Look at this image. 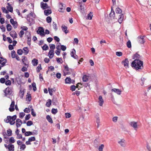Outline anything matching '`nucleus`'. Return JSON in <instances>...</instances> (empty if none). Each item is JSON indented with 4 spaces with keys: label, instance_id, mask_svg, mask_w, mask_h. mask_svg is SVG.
I'll use <instances>...</instances> for the list:
<instances>
[{
    "label": "nucleus",
    "instance_id": "obj_17",
    "mask_svg": "<svg viewBox=\"0 0 151 151\" xmlns=\"http://www.w3.org/2000/svg\"><path fill=\"white\" fill-rule=\"evenodd\" d=\"M9 34L13 38H16L17 37V34L14 31H11L10 32Z\"/></svg>",
    "mask_w": 151,
    "mask_h": 151
},
{
    "label": "nucleus",
    "instance_id": "obj_35",
    "mask_svg": "<svg viewBox=\"0 0 151 151\" xmlns=\"http://www.w3.org/2000/svg\"><path fill=\"white\" fill-rule=\"evenodd\" d=\"M100 141L99 139L98 138L96 139L94 142V145L96 147L97 146L98 144L99 143Z\"/></svg>",
    "mask_w": 151,
    "mask_h": 151
},
{
    "label": "nucleus",
    "instance_id": "obj_21",
    "mask_svg": "<svg viewBox=\"0 0 151 151\" xmlns=\"http://www.w3.org/2000/svg\"><path fill=\"white\" fill-rule=\"evenodd\" d=\"M99 105L101 106H102L104 103V100L101 96H100L99 97Z\"/></svg>",
    "mask_w": 151,
    "mask_h": 151
},
{
    "label": "nucleus",
    "instance_id": "obj_15",
    "mask_svg": "<svg viewBox=\"0 0 151 151\" xmlns=\"http://www.w3.org/2000/svg\"><path fill=\"white\" fill-rule=\"evenodd\" d=\"M22 121L19 119H17L16 120V125L17 127H18L21 126V125L22 124Z\"/></svg>",
    "mask_w": 151,
    "mask_h": 151
},
{
    "label": "nucleus",
    "instance_id": "obj_41",
    "mask_svg": "<svg viewBox=\"0 0 151 151\" xmlns=\"http://www.w3.org/2000/svg\"><path fill=\"white\" fill-rule=\"evenodd\" d=\"M93 17L92 12H90L89 14H88L87 16V18L88 19L90 20L92 19Z\"/></svg>",
    "mask_w": 151,
    "mask_h": 151
},
{
    "label": "nucleus",
    "instance_id": "obj_6",
    "mask_svg": "<svg viewBox=\"0 0 151 151\" xmlns=\"http://www.w3.org/2000/svg\"><path fill=\"white\" fill-rule=\"evenodd\" d=\"M27 20L29 22V25L30 26H31L35 23L34 19L31 18L29 16H27Z\"/></svg>",
    "mask_w": 151,
    "mask_h": 151
},
{
    "label": "nucleus",
    "instance_id": "obj_36",
    "mask_svg": "<svg viewBox=\"0 0 151 151\" xmlns=\"http://www.w3.org/2000/svg\"><path fill=\"white\" fill-rule=\"evenodd\" d=\"M46 119L47 121L50 123H53L52 120L50 116L49 115L47 116Z\"/></svg>",
    "mask_w": 151,
    "mask_h": 151
},
{
    "label": "nucleus",
    "instance_id": "obj_56",
    "mask_svg": "<svg viewBox=\"0 0 151 151\" xmlns=\"http://www.w3.org/2000/svg\"><path fill=\"white\" fill-rule=\"evenodd\" d=\"M53 26L55 31L57 30L58 28L57 26V24L54 22H53Z\"/></svg>",
    "mask_w": 151,
    "mask_h": 151
},
{
    "label": "nucleus",
    "instance_id": "obj_60",
    "mask_svg": "<svg viewBox=\"0 0 151 151\" xmlns=\"http://www.w3.org/2000/svg\"><path fill=\"white\" fill-rule=\"evenodd\" d=\"M26 148V146L24 144H23L20 146V149L21 150H24Z\"/></svg>",
    "mask_w": 151,
    "mask_h": 151
},
{
    "label": "nucleus",
    "instance_id": "obj_30",
    "mask_svg": "<svg viewBox=\"0 0 151 151\" xmlns=\"http://www.w3.org/2000/svg\"><path fill=\"white\" fill-rule=\"evenodd\" d=\"M19 96L21 99H22L24 94V91L23 90L22 91V89H21L19 93Z\"/></svg>",
    "mask_w": 151,
    "mask_h": 151
},
{
    "label": "nucleus",
    "instance_id": "obj_5",
    "mask_svg": "<svg viewBox=\"0 0 151 151\" xmlns=\"http://www.w3.org/2000/svg\"><path fill=\"white\" fill-rule=\"evenodd\" d=\"M44 30L43 27H39L38 30L37 31V33L38 34H40L42 36H45Z\"/></svg>",
    "mask_w": 151,
    "mask_h": 151
},
{
    "label": "nucleus",
    "instance_id": "obj_24",
    "mask_svg": "<svg viewBox=\"0 0 151 151\" xmlns=\"http://www.w3.org/2000/svg\"><path fill=\"white\" fill-rule=\"evenodd\" d=\"M15 81L18 85H21L22 84V82L20 77L16 78Z\"/></svg>",
    "mask_w": 151,
    "mask_h": 151
},
{
    "label": "nucleus",
    "instance_id": "obj_59",
    "mask_svg": "<svg viewBox=\"0 0 151 151\" xmlns=\"http://www.w3.org/2000/svg\"><path fill=\"white\" fill-rule=\"evenodd\" d=\"M31 114L34 117H35L36 116V113L34 112V109L32 108L31 109Z\"/></svg>",
    "mask_w": 151,
    "mask_h": 151
},
{
    "label": "nucleus",
    "instance_id": "obj_12",
    "mask_svg": "<svg viewBox=\"0 0 151 151\" xmlns=\"http://www.w3.org/2000/svg\"><path fill=\"white\" fill-rule=\"evenodd\" d=\"M130 126L133 127L134 129L137 130V123L134 122H131L129 123Z\"/></svg>",
    "mask_w": 151,
    "mask_h": 151
},
{
    "label": "nucleus",
    "instance_id": "obj_55",
    "mask_svg": "<svg viewBox=\"0 0 151 151\" xmlns=\"http://www.w3.org/2000/svg\"><path fill=\"white\" fill-rule=\"evenodd\" d=\"M9 142L11 143H13L15 142V140L13 137H11L9 140Z\"/></svg>",
    "mask_w": 151,
    "mask_h": 151
},
{
    "label": "nucleus",
    "instance_id": "obj_22",
    "mask_svg": "<svg viewBox=\"0 0 151 151\" xmlns=\"http://www.w3.org/2000/svg\"><path fill=\"white\" fill-rule=\"evenodd\" d=\"M54 50H51L49 51L48 55L50 59H51L53 57L54 55Z\"/></svg>",
    "mask_w": 151,
    "mask_h": 151
},
{
    "label": "nucleus",
    "instance_id": "obj_47",
    "mask_svg": "<svg viewBox=\"0 0 151 151\" xmlns=\"http://www.w3.org/2000/svg\"><path fill=\"white\" fill-rule=\"evenodd\" d=\"M32 132L30 131L26 132L24 134L25 136H28L32 135Z\"/></svg>",
    "mask_w": 151,
    "mask_h": 151
},
{
    "label": "nucleus",
    "instance_id": "obj_38",
    "mask_svg": "<svg viewBox=\"0 0 151 151\" xmlns=\"http://www.w3.org/2000/svg\"><path fill=\"white\" fill-rule=\"evenodd\" d=\"M88 76L86 75H84L83 77V82H87L88 81Z\"/></svg>",
    "mask_w": 151,
    "mask_h": 151
},
{
    "label": "nucleus",
    "instance_id": "obj_27",
    "mask_svg": "<svg viewBox=\"0 0 151 151\" xmlns=\"http://www.w3.org/2000/svg\"><path fill=\"white\" fill-rule=\"evenodd\" d=\"M26 99V101H31V96L30 94L29 93H27Z\"/></svg>",
    "mask_w": 151,
    "mask_h": 151
},
{
    "label": "nucleus",
    "instance_id": "obj_49",
    "mask_svg": "<svg viewBox=\"0 0 151 151\" xmlns=\"http://www.w3.org/2000/svg\"><path fill=\"white\" fill-rule=\"evenodd\" d=\"M96 123H97V128H98L99 127V123H100V119H99V117L98 116L97 118H96Z\"/></svg>",
    "mask_w": 151,
    "mask_h": 151
},
{
    "label": "nucleus",
    "instance_id": "obj_16",
    "mask_svg": "<svg viewBox=\"0 0 151 151\" xmlns=\"http://www.w3.org/2000/svg\"><path fill=\"white\" fill-rule=\"evenodd\" d=\"M141 56L137 53L134 54L132 56V59L140 60Z\"/></svg>",
    "mask_w": 151,
    "mask_h": 151
},
{
    "label": "nucleus",
    "instance_id": "obj_28",
    "mask_svg": "<svg viewBox=\"0 0 151 151\" xmlns=\"http://www.w3.org/2000/svg\"><path fill=\"white\" fill-rule=\"evenodd\" d=\"M23 50H24V53L25 55H27L29 52V50L28 48L27 47H24Z\"/></svg>",
    "mask_w": 151,
    "mask_h": 151
},
{
    "label": "nucleus",
    "instance_id": "obj_18",
    "mask_svg": "<svg viewBox=\"0 0 151 151\" xmlns=\"http://www.w3.org/2000/svg\"><path fill=\"white\" fill-rule=\"evenodd\" d=\"M111 91L116 93L117 94L120 95L122 91L120 90L119 89L114 88L111 89Z\"/></svg>",
    "mask_w": 151,
    "mask_h": 151
},
{
    "label": "nucleus",
    "instance_id": "obj_23",
    "mask_svg": "<svg viewBox=\"0 0 151 151\" xmlns=\"http://www.w3.org/2000/svg\"><path fill=\"white\" fill-rule=\"evenodd\" d=\"M7 148L9 151H14V146L13 145L10 144L8 145Z\"/></svg>",
    "mask_w": 151,
    "mask_h": 151
},
{
    "label": "nucleus",
    "instance_id": "obj_26",
    "mask_svg": "<svg viewBox=\"0 0 151 151\" xmlns=\"http://www.w3.org/2000/svg\"><path fill=\"white\" fill-rule=\"evenodd\" d=\"M44 12L45 15L47 16L51 14L52 13V12L51 10L47 9L45 10Z\"/></svg>",
    "mask_w": 151,
    "mask_h": 151
},
{
    "label": "nucleus",
    "instance_id": "obj_39",
    "mask_svg": "<svg viewBox=\"0 0 151 151\" xmlns=\"http://www.w3.org/2000/svg\"><path fill=\"white\" fill-rule=\"evenodd\" d=\"M42 48L43 50H47L48 49L49 47L47 44H45L42 47Z\"/></svg>",
    "mask_w": 151,
    "mask_h": 151
},
{
    "label": "nucleus",
    "instance_id": "obj_9",
    "mask_svg": "<svg viewBox=\"0 0 151 151\" xmlns=\"http://www.w3.org/2000/svg\"><path fill=\"white\" fill-rule=\"evenodd\" d=\"M17 116L15 115L12 116H7L6 117V121L8 122H9V119L13 120L15 121L17 118Z\"/></svg>",
    "mask_w": 151,
    "mask_h": 151
},
{
    "label": "nucleus",
    "instance_id": "obj_1",
    "mask_svg": "<svg viewBox=\"0 0 151 151\" xmlns=\"http://www.w3.org/2000/svg\"><path fill=\"white\" fill-rule=\"evenodd\" d=\"M143 62L140 60L135 59L131 63V66L136 70L142 69L143 68Z\"/></svg>",
    "mask_w": 151,
    "mask_h": 151
},
{
    "label": "nucleus",
    "instance_id": "obj_32",
    "mask_svg": "<svg viewBox=\"0 0 151 151\" xmlns=\"http://www.w3.org/2000/svg\"><path fill=\"white\" fill-rule=\"evenodd\" d=\"M32 62L34 66H36L38 64V60L36 59H34L32 60Z\"/></svg>",
    "mask_w": 151,
    "mask_h": 151
},
{
    "label": "nucleus",
    "instance_id": "obj_64",
    "mask_svg": "<svg viewBox=\"0 0 151 151\" xmlns=\"http://www.w3.org/2000/svg\"><path fill=\"white\" fill-rule=\"evenodd\" d=\"M12 24L13 26L14 29H16L17 27L18 26V23L17 22L15 21Z\"/></svg>",
    "mask_w": 151,
    "mask_h": 151
},
{
    "label": "nucleus",
    "instance_id": "obj_61",
    "mask_svg": "<svg viewBox=\"0 0 151 151\" xmlns=\"http://www.w3.org/2000/svg\"><path fill=\"white\" fill-rule=\"evenodd\" d=\"M104 147V145L103 144H101L99 147V151H102Z\"/></svg>",
    "mask_w": 151,
    "mask_h": 151
},
{
    "label": "nucleus",
    "instance_id": "obj_31",
    "mask_svg": "<svg viewBox=\"0 0 151 151\" xmlns=\"http://www.w3.org/2000/svg\"><path fill=\"white\" fill-rule=\"evenodd\" d=\"M6 118L4 119V121L6 122V123H9L11 125H14L15 123V122L14 121L11 120L9 119V122H7V121H6Z\"/></svg>",
    "mask_w": 151,
    "mask_h": 151
},
{
    "label": "nucleus",
    "instance_id": "obj_8",
    "mask_svg": "<svg viewBox=\"0 0 151 151\" xmlns=\"http://www.w3.org/2000/svg\"><path fill=\"white\" fill-rule=\"evenodd\" d=\"M145 37V36H138L137 38L138 42L140 44L144 43L145 42V41L144 39V38Z\"/></svg>",
    "mask_w": 151,
    "mask_h": 151
},
{
    "label": "nucleus",
    "instance_id": "obj_63",
    "mask_svg": "<svg viewBox=\"0 0 151 151\" xmlns=\"http://www.w3.org/2000/svg\"><path fill=\"white\" fill-rule=\"evenodd\" d=\"M28 139L30 142L35 141V137H32L29 138Z\"/></svg>",
    "mask_w": 151,
    "mask_h": 151
},
{
    "label": "nucleus",
    "instance_id": "obj_54",
    "mask_svg": "<svg viewBox=\"0 0 151 151\" xmlns=\"http://www.w3.org/2000/svg\"><path fill=\"white\" fill-rule=\"evenodd\" d=\"M23 59H22V62L23 63H24V61L25 62H27V58L25 56H22Z\"/></svg>",
    "mask_w": 151,
    "mask_h": 151
},
{
    "label": "nucleus",
    "instance_id": "obj_11",
    "mask_svg": "<svg viewBox=\"0 0 151 151\" xmlns=\"http://www.w3.org/2000/svg\"><path fill=\"white\" fill-rule=\"evenodd\" d=\"M40 6L43 9H45L49 8L47 4L46 3H44L43 2H41Z\"/></svg>",
    "mask_w": 151,
    "mask_h": 151
},
{
    "label": "nucleus",
    "instance_id": "obj_3",
    "mask_svg": "<svg viewBox=\"0 0 151 151\" xmlns=\"http://www.w3.org/2000/svg\"><path fill=\"white\" fill-rule=\"evenodd\" d=\"M84 4H83L81 2H79L78 5V10L81 13L83 14L85 13V10L84 7Z\"/></svg>",
    "mask_w": 151,
    "mask_h": 151
},
{
    "label": "nucleus",
    "instance_id": "obj_40",
    "mask_svg": "<svg viewBox=\"0 0 151 151\" xmlns=\"http://www.w3.org/2000/svg\"><path fill=\"white\" fill-rule=\"evenodd\" d=\"M56 60L57 62L60 64H62L63 62V61L62 60V58H57Z\"/></svg>",
    "mask_w": 151,
    "mask_h": 151
},
{
    "label": "nucleus",
    "instance_id": "obj_44",
    "mask_svg": "<svg viewBox=\"0 0 151 151\" xmlns=\"http://www.w3.org/2000/svg\"><path fill=\"white\" fill-rule=\"evenodd\" d=\"M32 86L33 87V90L34 91H35L37 90V88L36 87V84L35 83L33 82L32 84Z\"/></svg>",
    "mask_w": 151,
    "mask_h": 151
},
{
    "label": "nucleus",
    "instance_id": "obj_14",
    "mask_svg": "<svg viewBox=\"0 0 151 151\" xmlns=\"http://www.w3.org/2000/svg\"><path fill=\"white\" fill-rule=\"evenodd\" d=\"M122 63L123 64L124 67H129V61L128 58H125L122 62Z\"/></svg>",
    "mask_w": 151,
    "mask_h": 151
},
{
    "label": "nucleus",
    "instance_id": "obj_4",
    "mask_svg": "<svg viewBox=\"0 0 151 151\" xmlns=\"http://www.w3.org/2000/svg\"><path fill=\"white\" fill-rule=\"evenodd\" d=\"M4 92L5 93V96H7L8 95H11L12 93V90L8 87L6 88L4 91Z\"/></svg>",
    "mask_w": 151,
    "mask_h": 151
},
{
    "label": "nucleus",
    "instance_id": "obj_48",
    "mask_svg": "<svg viewBox=\"0 0 151 151\" xmlns=\"http://www.w3.org/2000/svg\"><path fill=\"white\" fill-rule=\"evenodd\" d=\"M11 56L12 58H14L16 57V52L14 50L12 51L11 52Z\"/></svg>",
    "mask_w": 151,
    "mask_h": 151
},
{
    "label": "nucleus",
    "instance_id": "obj_33",
    "mask_svg": "<svg viewBox=\"0 0 151 151\" xmlns=\"http://www.w3.org/2000/svg\"><path fill=\"white\" fill-rule=\"evenodd\" d=\"M125 140L124 139H122L120 141L118 142V143L122 147H124L125 145Z\"/></svg>",
    "mask_w": 151,
    "mask_h": 151
},
{
    "label": "nucleus",
    "instance_id": "obj_13",
    "mask_svg": "<svg viewBox=\"0 0 151 151\" xmlns=\"http://www.w3.org/2000/svg\"><path fill=\"white\" fill-rule=\"evenodd\" d=\"M15 104L14 101H12L11 104L10 105V107L9 108V110L10 112H13L14 110V108Z\"/></svg>",
    "mask_w": 151,
    "mask_h": 151
},
{
    "label": "nucleus",
    "instance_id": "obj_57",
    "mask_svg": "<svg viewBox=\"0 0 151 151\" xmlns=\"http://www.w3.org/2000/svg\"><path fill=\"white\" fill-rule=\"evenodd\" d=\"M23 52L22 50L21 49H18L17 51V54L19 55H22L23 53Z\"/></svg>",
    "mask_w": 151,
    "mask_h": 151
},
{
    "label": "nucleus",
    "instance_id": "obj_43",
    "mask_svg": "<svg viewBox=\"0 0 151 151\" xmlns=\"http://www.w3.org/2000/svg\"><path fill=\"white\" fill-rule=\"evenodd\" d=\"M42 69L41 64L38 65V66L36 68V71L37 73L40 72V70Z\"/></svg>",
    "mask_w": 151,
    "mask_h": 151
},
{
    "label": "nucleus",
    "instance_id": "obj_29",
    "mask_svg": "<svg viewBox=\"0 0 151 151\" xmlns=\"http://www.w3.org/2000/svg\"><path fill=\"white\" fill-rule=\"evenodd\" d=\"M74 51L75 52L74 53L73 51H72L71 52L70 55H71V56L72 57H73V58L74 59H76L77 58H78V56L76 55L75 56L74 55V53L75 54L76 51H75V50H74Z\"/></svg>",
    "mask_w": 151,
    "mask_h": 151
},
{
    "label": "nucleus",
    "instance_id": "obj_7",
    "mask_svg": "<svg viewBox=\"0 0 151 151\" xmlns=\"http://www.w3.org/2000/svg\"><path fill=\"white\" fill-rule=\"evenodd\" d=\"M7 62V60L2 57H0V64H1V67H3L5 65Z\"/></svg>",
    "mask_w": 151,
    "mask_h": 151
},
{
    "label": "nucleus",
    "instance_id": "obj_42",
    "mask_svg": "<svg viewBox=\"0 0 151 151\" xmlns=\"http://www.w3.org/2000/svg\"><path fill=\"white\" fill-rule=\"evenodd\" d=\"M6 27L7 28V30L8 31H10L12 30V27L10 24H7L6 25Z\"/></svg>",
    "mask_w": 151,
    "mask_h": 151
},
{
    "label": "nucleus",
    "instance_id": "obj_10",
    "mask_svg": "<svg viewBox=\"0 0 151 151\" xmlns=\"http://www.w3.org/2000/svg\"><path fill=\"white\" fill-rule=\"evenodd\" d=\"M115 12L113 10V8L112 6L111 7V12L109 14V17L111 19H114L115 17Z\"/></svg>",
    "mask_w": 151,
    "mask_h": 151
},
{
    "label": "nucleus",
    "instance_id": "obj_62",
    "mask_svg": "<svg viewBox=\"0 0 151 151\" xmlns=\"http://www.w3.org/2000/svg\"><path fill=\"white\" fill-rule=\"evenodd\" d=\"M33 124V122L32 121H28L27 123V126H29Z\"/></svg>",
    "mask_w": 151,
    "mask_h": 151
},
{
    "label": "nucleus",
    "instance_id": "obj_58",
    "mask_svg": "<svg viewBox=\"0 0 151 151\" xmlns=\"http://www.w3.org/2000/svg\"><path fill=\"white\" fill-rule=\"evenodd\" d=\"M25 115V114L23 112H20L19 113V117L20 118H22L24 117Z\"/></svg>",
    "mask_w": 151,
    "mask_h": 151
},
{
    "label": "nucleus",
    "instance_id": "obj_52",
    "mask_svg": "<svg viewBox=\"0 0 151 151\" xmlns=\"http://www.w3.org/2000/svg\"><path fill=\"white\" fill-rule=\"evenodd\" d=\"M24 111L26 113H29L30 111V109L29 108H26L24 110Z\"/></svg>",
    "mask_w": 151,
    "mask_h": 151
},
{
    "label": "nucleus",
    "instance_id": "obj_50",
    "mask_svg": "<svg viewBox=\"0 0 151 151\" xmlns=\"http://www.w3.org/2000/svg\"><path fill=\"white\" fill-rule=\"evenodd\" d=\"M52 18L48 16L46 18V21L48 23H50L51 22Z\"/></svg>",
    "mask_w": 151,
    "mask_h": 151
},
{
    "label": "nucleus",
    "instance_id": "obj_19",
    "mask_svg": "<svg viewBox=\"0 0 151 151\" xmlns=\"http://www.w3.org/2000/svg\"><path fill=\"white\" fill-rule=\"evenodd\" d=\"M8 6H6V8L8 11H9L11 12H12L13 11V8L11 6V5L9 3H7Z\"/></svg>",
    "mask_w": 151,
    "mask_h": 151
},
{
    "label": "nucleus",
    "instance_id": "obj_34",
    "mask_svg": "<svg viewBox=\"0 0 151 151\" xmlns=\"http://www.w3.org/2000/svg\"><path fill=\"white\" fill-rule=\"evenodd\" d=\"M65 80L66 83H71V79L69 77H67Z\"/></svg>",
    "mask_w": 151,
    "mask_h": 151
},
{
    "label": "nucleus",
    "instance_id": "obj_25",
    "mask_svg": "<svg viewBox=\"0 0 151 151\" xmlns=\"http://www.w3.org/2000/svg\"><path fill=\"white\" fill-rule=\"evenodd\" d=\"M48 91L49 92V94L51 96H52L53 94L52 93L54 91L55 92L56 91L55 88L50 89L49 88H48Z\"/></svg>",
    "mask_w": 151,
    "mask_h": 151
},
{
    "label": "nucleus",
    "instance_id": "obj_2",
    "mask_svg": "<svg viewBox=\"0 0 151 151\" xmlns=\"http://www.w3.org/2000/svg\"><path fill=\"white\" fill-rule=\"evenodd\" d=\"M115 12L116 14H121L119 15L118 18V22L120 24L121 23L124 19V15L123 14H122V10L119 7L116 8L115 9Z\"/></svg>",
    "mask_w": 151,
    "mask_h": 151
},
{
    "label": "nucleus",
    "instance_id": "obj_51",
    "mask_svg": "<svg viewBox=\"0 0 151 151\" xmlns=\"http://www.w3.org/2000/svg\"><path fill=\"white\" fill-rule=\"evenodd\" d=\"M1 9L2 10L3 12L4 13L8 14L9 13L8 11L7 10L5 7H2Z\"/></svg>",
    "mask_w": 151,
    "mask_h": 151
},
{
    "label": "nucleus",
    "instance_id": "obj_46",
    "mask_svg": "<svg viewBox=\"0 0 151 151\" xmlns=\"http://www.w3.org/2000/svg\"><path fill=\"white\" fill-rule=\"evenodd\" d=\"M7 135L9 136H11L12 135V131L11 129H9L7 130Z\"/></svg>",
    "mask_w": 151,
    "mask_h": 151
},
{
    "label": "nucleus",
    "instance_id": "obj_53",
    "mask_svg": "<svg viewBox=\"0 0 151 151\" xmlns=\"http://www.w3.org/2000/svg\"><path fill=\"white\" fill-rule=\"evenodd\" d=\"M127 47L129 48H130L131 47V44L130 41L129 40L127 43Z\"/></svg>",
    "mask_w": 151,
    "mask_h": 151
},
{
    "label": "nucleus",
    "instance_id": "obj_45",
    "mask_svg": "<svg viewBox=\"0 0 151 151\" xmlns=\"http://www.w3.org/2000/svg\"><path fill=\"white\" fill-rule=\"evenodd\" d=\"M52 113L53 114H55L58 112V110L57 109L53 108L51 110Z\"/></svg>",
    "mask_w": 151,
    "mask_h": 151
},
{
    "label": "nucleus",
    "instance_id": "obj_37",
    "mask_svg": "<svg viewBox=\"0 0 151 151\" xmlns=\"http://www.w3.org/2000/svg\"><path fill=\"white\" fill-rule=\"evenodd\" d=\"M48 101L47 102L46 104V106L48 107H49L52 104V101L50 99H48Z\"/></svg>",
    "mask_w": 151,
    "mask_h": 151
},
{
    "label": "nucleus",
    "instance_id": "obj_20",
    "mask_svg": "<svg viewBox=\"0 0 151 151\" xmlns=\"http://www.w3.org/2000/svg\"><path fill=\"white\" fill-rule=\"evenodd\" d=\"M63 31L65 34H67L69 32V31L67 30V27L65 25H63L61 27Z\"/></svg>",
    "mask_w": 151,
    "mask_h": 151
}]
</instances>
